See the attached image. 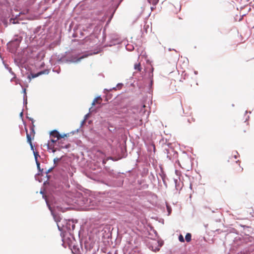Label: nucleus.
<instances>
[{
  "mask_svg": "<svg viewBox=\"0 0 254 254\" xmlns=\"http://www.w3.org/2000/svg\"><path fill=\"white\" fill-rule=\"evenodd\" d=\"M132 254H141L139 251H134Z\"/></svg>",
  "mask_w": 254,
  "mask_h": 254,
  "instance_id": "nucleus-18",
  "label": "nucleus"
},
{
  "mask_svg": "<svg viewBox=\"0 0 254 254\" xmlns=\"http://www.w3.org/2000/svg\"><path fill=\"white\" fill-rule=\"evenodd\" d=\"M191 235L190 233H187L185 237V239L187 242H190L191 241Z\"/></svg>",
  "mask_w": 254,
  "mask_h": 254,
  "instance_id": "nucleus-9",
  "label": "nucleus"
},
{
  "mask_svg": "<svg viewBox=\"0 0 254 254\" xmlns=\"http://www.w3.org/2000/svg\"><path fill=\"white\" fill-rule=\"evenodd\" d=\"M170 151L173 152V150L172 149H171Z\"/></svg>",
  "mask_w": 254,
  "mask_h": 254,
  "instance_id": "nucleus-27",
  "label": "nucleus"
},
{
  "mask_svg": "<svg viewBox=\"0 0 254 254\" xmlns=\"http://www.w3.org/2000/svg\"><path fill=\"white\" fill-rule=\"evenodd\" d=\"M194 73H195V74H197V71H195V72H194Z\"/></svg>",
  "mask_w": 254,
  "mask_h": 254,
  "instance_id": "nucleus-25",
  "label": "nucleus"
},
{
  "mask_svg": "<svg viewBox=\"0 0 254 254\" xmlns=\"http://www.w3.org/2000/svg\"><path fill=\"white\" fill-rule=\"evenodd\" d=\"M174 155H175V156H174V158H176L177 157V154L175 153Z\"/></svg>",
  "mask_w": 254,
  "mask_h": 254,
  "instance_id": "nucleus-22",
  "label": "nucleus"
},
{
  "mask_svg": "<svg viewBox=\"0 0 254 254\" xmlns=\"http://www.w3.org/2000/svg\"><path fill=\"white\" fill-rule=\"evenodd\" d=\"M146 107V106L145 105H143L141 108V109H140V113L142 114H144L146 112V111L145 110V108Z\"/></svg>",
  "mask_w": 254,
  "mask_h": 254,
  "instance_id": "nucleus-11",
  "label": "nucleus"
},
{
  "mask_svg": "<svg viewBox=\"0 0 254 254\" xmlns=\"http://www.w3.org/2000/svg\"><path fill=\"white\" fill-rule=\"evenodd\" d=\"M102 101V98L100 97H97L95 99H94V100H93V102L92 103V105L93 106H94L96 103L101 104Z\"/></svg>",
  "mask_w": 254,
  "mask_h": 254,
  "instance_id": "nucleus-7",
  "label": "nucleus"
},
{
  "mask_svg": "<svg viewBox=\"0 0 254 254\" xmlns=\"http://www.w3.org/2000/svg\"><path fill=\"white\" fill-rule=\"evenodd\" d=\"M86 57V56H82L79 58H78L76 60L73 61L74 62H79L81 59H83L84 58Z\"/></svg>",
  "mask_w": 254,
  "mask_h": 254,
  "instance_id": "nucleus-16",
  "label": "nucleus"
},
{
  "mask_svg": "<svg viewBox=\"0 0 254 254\" xmlns=\"http://www.w3.org/2000/svg\"><path fill=\"white\" fill-rule=\"evenodd\" d=\"M59 160H56V159H54V163H56V162H57V161H59Z\"/></svg>",
  "mask_w": 254,
  "mask_h": 254,
  "instance_id": "nucleus-21",
  "label": "nucleus"
},
{
  "mask_svg": "<svg viewBox=\"0 0 254 254\" xmlns=\"http://www.w3.org/2000/svg\"><path fill=\"white\" fill-rule=\"evenodd\" d=\"M168 210L169 212L170 213V209L168 208Z\"/></svg>",
  "mask_w": 254,
  "mask_h": 254,
  "instance_id": "nucleus-26",
  "label": "nucleus"
},
{
  "mask_svg": "<svg viewBox=\"0 0 254 254\" xmlns=\"http://www.w3.org/2000/svg\"><path fill=\"white\" fill-rule=\"evenodd\" d=\"M167 157L169 158V159H171V157L170 156H169V155L167 156Z\"/></svg>",
  "mask_w": 254,
  "mask_h": 254,
  "instance_id": "nucleus-23",
  "label": "nucleus"
},
{
  "mask_svg": "<svg viewBox=\"0 0 254 254\" xmlns=\"http://www.w3.org/2000/svg\"><path fill=\"white\" fill-rule=\"evenodd\" d=\"M71 133L60 134L57 130H54L50 133L51 138H56V140H58L59 142L62 143V141H66L65 144H62V147L63 148H68L70 146V140L69 139Z\"/></svg>",
  "mask_w": 254,
  "mask_h": 254,
  "instance_id": "nucleus-1",
  "label": "nucleus"
},
{
  "mask_svg": "<svg viewBox=\"0 0 254 254\" xmlns=\"http://www.w3.org/2000/svg\"><path fill=\"white\" fill-rule=\"evenodd\" d=\"M134 68L138 71H140L142 69L140 64L139 63L135 64L134 65Z\"/></svg>",
  "mask_w": 254,
  "mask_h": 254,
  "instance_id": "nucleus-8",
  "label": "nucleus"
},
{
  "mask_svg": "<svg viewBox=\"0 0 254 254\" xmlns=\"http://www.w3.org/2000/svg\"><path fill=\"white\" fill-rule=\"evenodd\" d=\"M34 125L32 124V125L30 127V133H28L27 129L26 128V137L27 142L29 143L31 149H33V145L32 143V139L34 138L35 135V130H34Z\"/></svg>",
  "mask_w": 254,
  "mask_h": 254,
  "instance_id": "nucleus-2",
  "label": "nucleus"
},
{
  "mask_svg": "<svg viewBox=\"0 0 254 254\" xmlns=\"http://www.w3.org/2000/svg\"><path fill=\"white\" fill-rule=\"evenodd\" d=\"M233 157L235 158H237V157H239V155L237 151H235L233 153Z\"/></svg>",
  "mask_w": 254,
  "mask_h": 254,
  "instance_id": "nucleus-15",
  "label": "nucleus"
},
{
  "mask_svg": "<svg viewBox=\"0 0 254 254\" xmlns=\"http://www.w3.org/2000/svg\"><path fill=\"white\" fill-rule=\"evenodd\" d=\"M58 144V140H56V138H52L51 142H49L48 143V147L50 150H52L53 152L56 151V148H55V145H57Z\"/></svg>",
  "mask_w": 254,
  "mask_h": 254,
  "instance_id": "nucleus-3",
  "label": "nucleus"
},
{
  "mask_svg": "<svg viewBox=\"0 0 254 254\" xmlns=\"http://www.w3.org/2000/svg\"><path fill=\"white\" fill-rule=\"evenodd\" d=\"M177 162H178V164H179V165H180V166L182 168H184V169H185V168H186V166H181V164H180V162H179V160H178V161H177Z\"/></svg>",
  "mask_w": 254,
  "mask_h": 254,
  "instance_id": "nucleus-19",
  "label": "nucleus"
},
{
  "mask_svg": "<svg viewBox=\"0 0 254 254\" xmlns=\"http://www.w3.org/2000/svg\"><path fill=\"white\" fill-rule=\"evenodd\" d=\"M151 148H153V150H155V145L154 144H152L151 146Z\"/></svg>",
  "mask_w": 254,
  "mask_h": 254,
  "instance_id": "nucleus-20",
  "label": "nucleus"
},
{
  "mask_svg": "<svg viewBox=\"0 0 254 254\" xmlns=\"http://www.w3.org/2000/svg\"><path fill=\"white\" fill-rule=\"evenodd\" d=\"M49 73V71L48 70H43V71H40L37 73H35V74H31V76H32V78H35V77H37L38 76H39V75H41L42 74H48Z\"/></svg>",
  "mask_w": 254,
  "mask_h": 254,
  "instance_id": "nucleus-6",
  "label": "nucleus"
},
{
  "mask_svg": "<svg viewBox=\"0 0 254 254\" xmlns=\"http://www.w3.org/2000/svg\"><path fill=\"white\" fill-rule=\"evenodd\" d=\"M65 143H66V141H62V143L59 142L58 141V144L57 145L59 146L61 148H64L63 147H62V145L65 144Z\"/></svg>",
  "mask_w": 254,
  "mask_h": 254,
  "instance_id": "nucleus-13",
  "label": "nucleus"
},
{
  "mask_svg": "<svg viewBox=\"0 0 254 254\" xmlns=\"http://www.w3.org/2000/svg\"><path fill=\"white\" fill-rule=\"evenodd\" d=\"M161 246L159 244L158 242L156 241H153L152 245L150 246V248L153 251L156 252L159 250Z\"/></svg>",
  "mask_w": 254,
  "mask_h": 254,
  "instance_id": "nucleus-5",
  "label": "nucleus"
},
{
  "mask_svg": "<svg viewBox=\"0 0 254 254\" xmlns=\"http://www.w3.org/2000/svg\"><path fill=\"white\" fill-rule=\"evenodd\" d=\"M107 159H113V158H112V157H108Z\"/></svg>",
  "mask_w": 254,
  "mask_h": 254,
  "instance_id": "nucleus-24",
  "label": "nucleus"
},
{
  "mask_svg": "<svg viewBox=\"0 0 254 254\" xmlns=\"http://www.w3.org/2000/svg\"><path fill=\"white\" fill-rule=\"evenodd\" d=\"M249 124L248 122H244L240 127V131L242 133L247 132L249 130Z\"/></svg>",
  "mask_w": 254,
  "mask_h": 254,
  "instance_id": "nucleus-4",
  "label": "nucleus"
},
{
  "mask_svg": "<svg viewBox=\"0 0 254 254\" xmlns=\"http://www.w3.org/2000/svg\"><path fill=\"white\" fill-rule=\"evenodd\" d=\"M179 240L180 242H185V240H184V237L182 235H180L179 237Z\"/></svg>",
  "mask_w": 254,
  "mask_h": 254,
  "instance_id": "nucleus-14",
  "label": "nucleus"
},
{
  "mask_svg": "<svg viewBox=\"0 0 254 254\" xmlns=\"http://www.w3.org/2000/svg\"><path fill=\"white\" fill-rule=\"evenodd\" d=\"M32 150H34V149ZM33 153H34L35 159H37L38 157H40V155H39V153L38 152H35V151H33Z\"/></svg>",
  "mask_w": 254,
  "mask_h": 254,
  "instance_id": "nucleus-12",
  "label": "nucleus"
},
{
  "mask_svg": "<svg viewBox=\"0 0 254 254\" xmlns=\"http://www.w3.org/2000/svg\"><path fill=\"white\" fill-rule=\"evenodd\" d=\"M38 169L40 170V163L38 161V160H35Z\"/></svg>",
  "mask_w": 254,
  "mask_h": 254,
  "instance_id": "nucleus-17",
  "label": "nucleus"
},
{
  "mask_svg": "<svg viewBox=\"0 0 254 254\" xmlns=\"http://www.w3.org/2000/svg\"><path fill=\"white\" fill-rule=\"evenodd\" d=\"M158 0H148V2L153 5H155L158 3Z\"/></svg>",
  "mask_w": 254,
  "mask_h": 254,
  "instance_id": "nucleus-10",
  "label": "nucleus"
}]
</instances>
